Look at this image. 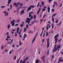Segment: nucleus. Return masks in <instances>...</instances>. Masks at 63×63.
<instances>
[{
	"mask_svg": "<svg viewBox=\"0 0 63 63\" xmlns=\"http://www.w3.org/2000/svg\"><path fill=\"white\" fill-rule=\"evenodd\" d=\"M8 15H9V14L8 13H7L6 14V15H5V16H7Z\"/></svg>",
	"mask_w": 63,
	"mask_h": 63,
	"instance_id": "45",
	"label": "nucleus"
},
{
	"mask_svg": "<svg viewBox=\"0 0 63 63\" xmlns=\"http://www.w3.org/2000/svg\"><path fill=\"white\" fill-rule=\"evenodd\" d=\"M24 36H25V37L26 38L27 37V34H24Z\"/></svg>",
	"mask_w": 63,
	"mask_h": 63,
	"instance_id": "43",
	"label": "nucleus"
},
{
	"mask_svg": "<svg viewBox=\"0 0 63 63\" xmlns=\"http://www.w3.org/2000/svg\"><path fill=\"white\" fill-rule=\"evenodd\" d=\"M56 46H57V45H55V46L53 48H56Z\"/></svg>",
	"mask_w": 63,
	"mask_h": 63,
	"instance_id": "58",
	"label": "nucleus"
},
{
	"mask_svg": "<svg viewBox=\"0 0 63 63\" xmlns=\"http://www.w3.org/2000/svg\"><path fill=\"white\" fill-rule=\"evenodd\" d=\"M31 8L30 6V7H29L28 8V9L27 10V11H30V10H31Z\"/></svg>",
	"mask_w": 63,
	"mask_h": 63,
	"instance_id": "7",
	"label": "nucleus"
},
{
	"mask_svg": "<svg viewBox=\"0 0 63 63\" xmlns=\"http://www.w3.org/2000/svg\"><path fill=\"white\" fill-rule=\"evenodd\" d=\"M3 48H4V46H3V45H2L1 47V48L2 49H3Z\"/></svg>",
	"mask_w": 63,
	"mask_h": 63,
	"instance_id": "24",
	"label": "nucleus"
},
{
	"mask_svg": "<svg viewBox=\"0 0 63 63\" xmlns=\"http://www.w3.org/2000/svg\"><path fill=\"white\" fill-rule=\"evenodd\" d=\"M54 11V9H53V8L51 10V11L53 12V11Z\"/></svg>",
	"mask_w": 63,
	"mask_h": 63,
	"instance_id": "53",
	"label": "nucleus"
},
{
	"mask_svg": "<svg viewBox=\"0 0 63 63\" xmlns=\"http://www.w3.org/2000/svg\"><path fill=\"white\" fill-rule=\"evenodd\" d=\"M26 30L27 29L26 28H24L23 31V32H25L26 31Z\"/></svg>",
	"mask_w": 63,
	"mask_h": 63,
	"instance_id": "12",
	"label": "nucleus"
},
{
	"mask_svg": "<svg viewBox=\"0 0 63 63\" xmlns=\"http://www.w3.org/2000/svg\"><path fill=\"white\" fill-rule=\"evenodd\" d=\"M19 46H20L21 45H22V43H21V41H19Z\"/></svg>",
	"mask_w": 63,
	"mask_h": 63,
	"instance_id": "13",
	"label": "nucleus"
},
{
	"mask_svg": "<svg viewBox=\"0 0 63 63\" xmlns=\"http://www.w3.org/2000/svg\"><path fill=\"white\" fill-rule=\"evenodd\" d=\"M15 36H17V34H16V32L15 33Z\"/></svg>",
	"mask_w": 63,
	"mask_h": 63,
	"instance_id": "44",
	"label": "nucleus"
},
{
	"mask_svg": "<svg viewBox=\"0 0 63 63\" xmlns=\"http://www.w3.org/2000/svg\"><path fill=\"white\" fill-rule=\"evenodd\" d=\"M29 58V57L28 56L27 57L26 59L24 60L22 62V63H25V61H26V60L27 59H28Z\"/></svg>",
	"mask_w": 63,
	"mask_h": 63,
	"instance_id": "4",
	"label": "nucleus"
},
{
	"mask_svg": "<svg viewBox=\"0 0 63 63\" xmlns=\"http://www.w3.org/2000/svg\"><path fill=\"white\" fill-rule=\"evenodd\" d=\"M24 9H23L20 11V12H21V13L23 14L24 13Z\"/></svg>",
	"mask_w": 63,
	"mask_h": 63,
	"instance_id": "9",
	"label": "nucleus"
},
{
	"mask_svg": "<svg viewBox=\"0 0 63 63\" xmlns=\"http://www.w3.org/2000/svg\"><path fill=\"white\" fill-rule=\"evenodd\" d=\"M49 50H48L47 52V54L48 55L49 54Z\"/></svg>",
	"mask_w": 63,
	"mask_h": 63,
	"instance_id": "27",
	"label": "nucleus"
},
{
	"mask_svg": "<svg viewBox=\"0 0 63 63\" xmlns=\"http://www.w3.org/2000/svg\"><path fill=\"white\" fill-rule=\"evenodd\" d=\"M56 36L57 37H59V34H57L56 35Z\"/></svg>",
	"mask_w": 63,
	"mask_h": 63,
	"instance_id": "51",
	"label": "nucleus"
},
{
	"mask_svg": "<svg viewBox=\"0 0 63 63\" xmlns=\"http://www.w3.org/2000/svg\"><path fill=\"white\" fill-rule=\"evenodd\" d=\"M35 38H33L32 42H34L35 41Z\"/></svg>",
	"mask_w": 63,
	"mask_h": 63,
	"instance_id": "49",
	"label": "nucleus"
},
{
	"mask_svg": "<svg viewBox=\"0 0 63 63\" xmlns=\"http://www.w3.org/2000/svg\"><path fill=\"white\" fill-rule=\"evenodd\" d=\"M28 20V21H30V20H31V19H30L29 18V17H28L27 18V20Z\"/></svg>",
	"mask_w": 63,
	"mask_h": 63,
	"instance_id": "19",
	"label": "nucleus"
},
{
	"mask_svg": "<svg viewBox=\"0 0 63 63\" xmlns=\"http://www.w3.org/2000/svg\"><path fill=\"white\" fill-rule=\"evenodd\" d=\"M46 9L45 8H43L42 9V11H43V12H44V11H46Z\"/></svg>",
	"mask_w": 63,
	"mask_h": 63,
	"instance_id": "38",
	"label": "nucleus"
},
{
	"mask_svg": "<svg viewBox=\"0 0 63 63\" xmlns=\"http://www.w3.org/2000/svg\"><path fill=\"white\" fill-rule=\"evenodd\" d=\"M11 1H12V0H8V4H10V3H11Z\"/></svg>",
	"mask_w": 63,
	"mask_h": 63,
	"instance_id": "10",
	"label": "nucleus"
},
{
	"mask_svg": "<svg viewBox=\"0 0 63 63\" xmlns=\"http://www.w3.org/2000/svg\"><path fill=\"white\" fill-rule=\"evenodd\" d=\"M54 4H55L56 5V6H58V4H57V3L55 1H54Z\"/></svg>",
	"mask_w": 63,
	"mask_h": 63,
	"instance_id": "16",
	"label": "nucleus"
},
{
	"mask_svg": "<svg viewBox=\"0 0 63 63\" xmlns=\"http://www.w3.org/2000/svg\"><path fill=\"white\" fill-rule=\"evenodd\" d=\"M1 8H5V6H1Z\"/></svg>",
	"mask_w": 63,
	"mask_h": 63,
	"instance_id": "33",
	"label": "nucleus"
},
{
	"mask_svg": "<svg viewBox=\"0 0 63 63\" xmlns=\"http://www.w3.org/2000/svg\"><path fill=\"white\" fill-rule=\"evenodd\" d=\"M16 56H15L14 57V60H16Z\"/></svg>",
	"mask_w": 63,
	"mask_h": 63,
	"instance_id": "37",
	"label": "nucleus"
},
{
	"mask_svg": "<svg viewBox=\"0 0 63 63\" xmlns=\"http://www.w3.org/2000/svg\"><path fill=\"white\" fill-rule=\"evenodd\" d=\"M31 8H34L35 7V6L34 5H30V6Z\"/></svg>",
	"mask_w": 63,
	"mask_h": 63,
	"instance_id": "21",
	"label": "nucleus"
},
{
	"mask_svg": "<svg viewBox=\"0 0 63 63\" xmlns=\"http://www.w3.org/2000/svg\"><path fill=\"white\" fill-rule=\"evenodd\" d=\"M44 1H42V2H41V5H44Z\"/></svg>",
	"mask_w": 63,
	"mask_h": 63,
	"instance_id": "29",
	"label": "nucleus"
},
{
	"mask_svg": "<svg viewBox=\"0 0 63 63\" xmlns=\"http://www.w3.org/2000/svg\"><path fill=\"white\" fill-rule=\"evenodd\" d=\"M60 45H57V47L55 48H53V52H56L57 50L58 51H59V49L60 48Z\"/></svg>",
	"mask_w": 63,
	"mask_h": 63,
	"instance_id": "1",
	"label": "nucleus"
},
{
	"mask_svg": "<svg viewBox=\"0 0 63 63\" xmlns=\"http://www.w3.org/2000/svg\"><path fill=\"white\" fill-rule=\"evenodd\" d=\"M55 4H54L53 5V8H54V7H55Z\"/></svg>",
	"mask_w": 63,
	"mask_h": 63,
	"instance_id": "63",
	"label": "nucleus"
},
{
	"mask_svg": "<svg viewBox=\"0 0 63 63\" xmlns=\"http://www.w3.org/2000/svg\"><path fill=\"white\" fill-rule=\"evenodd\" d=\"M43 33V31H42L41 32V33L40 35V37H41L42 36V34Z\"/></svg>",
	"mask_w": 63,
	"mask_h": 63,
	"instance_id": "25",
	"label": "nucleus"
},
{
	"mask_svg": "<svg viewBox=\"0 0 63 63\" xmlns=\"http://www.w3.org/2000/svg\"><path fill=\"white\" fill-rule=\"evenodd\" d=\"M47 9H48V13L50 12V7H49L48 6L47 7Z\"/></svg>",
	"mask_w": 63,
	"mask_h": 63,
	"instance_id": "5",
	"label": "nucleus"
},
{
	"mask_svg": "<svg viewBox=\"0 0 63 63\" xmlns=\"http://www.w3.org/2000/svg\"><path fill=\"white\" fill-rule=\"evenodd\" d=\"M20 63H22V60H21L20 61Z\"/></svg>",
	"mask_w": 63,
	"mask_h": 63,
	"instance_id": "46",
	"label": "nucleus"
},
{
	"mask_svg": "<svg viewBox=\"0 0 63 63\" xmlns=\"http://www.w3.org/2000/svg\"><path fill=\"white\" fill-rule=\"evenodd\" d=\"M30 18L31 19H33V16H32L30 17Z\"/></svg>",
	"mask_w": 63,
	"mask_h": 63,
	"instance_id": "36",
	"label": "nucleus"
},
{
	"mask_svg": "<svg viewBox=\"0 0 63 63\" xmlns=\"http://www.w3.org/2000/svg\"><path fill=\"white\" fill-rule=\"evenodd\" d=\"M20 58L17 61V63H19V60H20Z\"/></svg>",
	"mask_w": 63,
	"mask_h": 63,
	"instance_id": "23",
	"label": "nucleus"
},
{
	"mask_svg": "<svg viewBox=\"0 0 63 63\" xmlns=\"http://www.w3.org/2000/svg\"><path fill=\"white\" fill-rule=\"evenodd\" d=\"M61 23H62V21L61 22L59 23V24H58V25H61Z\"/></svg>",
	"mask_w": 63,
	"mask_h": 63,
	"instance_id": "41",
	"label": "nucleus"
},
{
	"mask_svg": "<svg viewBox=\"0 0 63 63\" xmlns=\"http://www.w3.org/2000/svg\"><path fill=\"white\" fill-rule=\"evenodd\" d=\"M12 23V26H14V25H15V23L13 22Z\"/></svg>",
	"mask_w": 63,
	"mask_h": 63,
	"instance_id": "32",
	"label": "nucleus"
},
{
	"mask_svg": "<svg viewBox=\"0 0 63 63\" xmlns=\"http://www.w3.org/2000/svg\"><path fill=\"white\" fill-rule=\"evenodd\" d=\"M58 19H57L56 20V23H58Z\"/></svg>",
	"mask_w": 63,
	"mask_h": 63,
	"instance_id": "28",
	"label": "nucleus"
},
{
	"mask_svg": "<svg viewBox=\"0 0 63 63\" xmlns=\"http://www.w3.org/2000/svg\"><path fill=\"white\" fill-rule=\"evenodd\" d=\"M17 22H20V20H18L16 21Z\"/></svg>",
	"mask_w": 63,
	"mask_h": 63,
	"instance_id": "55",
	"label": "nucleus"
},
{
	"mask_svg": "<svg viewBox=\"0 0 63 63\" xmlns=\"http://www.w3.org/2000/svg\"><path fill=\"white\" fill-rule=\"evenodd\" d=\"M16 3L15 2L14 4V6H16Z\"/></svg>",
	"mask_w": 63,
	"mask_h": 63,
	"instance_id": "50",
	"label": "nucleus"
},
{
	"mask_svg": "<svg viewBox=\"0 0 63 63\" xmlns=\"http://www.w3.org/2000/svg\"><path fill=\"white\" fill-rule=\"evenodd\" d=\"M41 10V8H39V9L38 10V11H37V14H39V13H40V11Z\"/></svg>",
	"mask_w": 63,
	"mask_h": 63,
	"instance_id": "8",
	"label": "nucleus"
},
{
	"mask_svg": "<svg viewBox=\"0 0 63 63\" xmlns=\"http://www.w3.org/2000/svg\"><path fill=\"white\" fill-rule=\"evenodd\" d=\"M35 30H36V27H34V32H35Z\"/></svg>",
	"mask_w": 63,
	"mask_h": 63,
	"instance_id": "57",
	"label": "nucleus"
},
{
	"mask_svg": "<svg viewBox=\"0 0 63 63\" xmlns=\"http://www.w3.org/2000/svg\"><path fill=\"white\" fill-rule=\"evenodd\" d=\"M33 22L34 23L36 22H37V21L35 20L34 21H33Z\"/></svg>",
	"mask_w": 63,
	"mask_h": 63,
	"instance_id": "54",
	"label": "nucleus"
},
{
	"mask_svg": "<svg viewBox=\"0 0 63 63\" xmlns=\"http://www.w3.org/2000/svg\"><path fill=\"white\" fill-rule=\"evenodd\" d=\"M53 57H54V55H53L52 56V59H53Z\"/></svg>",
	"mask_w": 63,
	"mask_h": 63,
	"instance_id": "60",
	"label": "nucleus"
},
{
	"mask_svg": "<svg viewBox=\"0 0 63 63\" xmlns=\"http://www.w3.org/2000/svg\"><path fill=\"white\" fill-rule=\"evenodd\" d=\"M61 40H62V39H60V40H59L58 41V42H60V41H61Z\"/></svg>",
	"mask_w": 63,
	"mask_h": 63,
	"instance_id": "56",
	"label": "nucleus"
},
{
	"mask_svg": "<svg viewBox=\"0 0 63 63\" xmlns=\"http://www.w3.org/2000/svg\"><path fill=\"white\" fill-rule=\"evenodd\" d=\"M25 22H28V24H29V23H30V21H28L27 20H26V21H25Z\"/></svg>",
	"mask_w": 63,
	"mask_h": 63,
	"instance_id": "15",
	"label": "nucleus"
},
{
	"mask_svg": "<svg viewBox=\"0 0 63 63\" xmlns=\"http://www.w3.org/2000/svg\"><path fill=\"white\" fill-rule=\"evenodd\" d=\"M46 36H47L48 35V32H46Z\"/></svg>",
	"mask_w": 63,
	"mask_h": 63,
	"instance_id": "26",
	"label": "nucleus"
},
{
	"mask_svg": "<svg viewBox=\"0 0 63 63\" xmlns=\"http://www.w3.org/2000/svg\"><path fill=\"white\" fill-rule=\"evenodd\" d=\"M45 32H44L43 33V37H45Z\"/></svg>",
	"mask_w": 63,
	"mask_h": 63,
	"instance_id": "52",
	"label": "nucleus"
},
{
	"mask_svg": "<svg viewBox=\"0 0 63 63\" xmlns=\"http://www.w3.org/2000/svg\"><path fill=\"white\" fill-rule=\"evenodd\" d=\"M57 36H56V35H55L54 37V39H55V38H57Z\"/></svg>",
	"mask_w": 63,
	"mask_h": 63,
	"instance_id": "61",
	"label": "nucleus"
},
{
	"mask_svg": "<svg viewBox=\"0 0 63 63\" xmlns=\"http://www.w3.org/2000/svg\"><path fill=\"white\" fill-rule=\"evenodd\" d=\"M45 56L44 55H43V56H42L41 57V59L42 60H44V59H45Z\"/></svg>",
	"mask_w": 63,
	"mask_h": 63,
	"instance_id": "6",
	"label": "nucleus"
},
{
	"mask_svg": "<svg viewBox=\"0 0 63 63\" xmlns=\"http://www.w3.org/2000/svg\"><path fill=\"white\" fill-rule=\"evenodd\" d=\"M51 26H52V29H53V28H54V26H53V24L52 23L51 24Z\"/></svg>",
	"mask_w": 63,
	"mask_h": 63,
	"instance_id": "18",
	"label": "nucleus"
},
{
	"mask_svg": "<svg viewBox=\"0 0 63 63\" xmlns=\"http://www.w3.org/2000/svg\"><path fill=\"white\" fill-rule=\"evenodd\" d=\"M10 25H11V24H9L8 26H7L8 29H9L10 28Z\"/></svg>",
	"mask_w": 63,
	"mask_h": 63,
	"instance_id": "14",
	"label": "nucleus"
},
{
	"mask_svg": "<svg viewBox=\"0 0 63 63\" xmlns=\"http://www.w3.org/2000/svg\"><path fill=\"white\" fill-rule=\"evenodd\" d=\"M20 26L21 27H22V26H24V25L23 24L20 25Z\"/></svg>",
	"mask_w": 63,
	"mask_h": 63,
	"instance_id": "59",
	"label": "nucleus"
},
{
	"mask_svg": "<svg viewBox=\"0 0 63 63\" xmlns=\"http://www.w3.org/2000/svg\"><path fill=\"white\" fill-rule=\"evenodd\" d=\"M9 38H10V37L9 36H7V39H9Z\"/></svg>",
	"mask_w": 63,
	"mask_h": 63,
	"instance_id": "47",
	"label": "nucleus"
},
{
	"mask_svg": "<svg viewBox=\"0 0 63 63\" xmlns=\"http://www.w3.org/2000/svg\"><path fill=\"white\" fill-rule=\"evenodd\" d=\"M43 5H42V4L40 5V8H42V7H43Z\"/></svg>",
	"mask_w": 63,
	"mask_h": 63,
	"instance_id": "42",
	"label": "nucleus"
},
{
	"mask_svg": "<svg viewBox=\"0 0 63 63\" xmlns=\"http://www.w3.org/2000/svg\"><path fill=\"white\" fill-rule=\"evenodd\" d=\"M13 39H12L10 42V44H11L12 43V42H13Z\"/></svg>",
	"mask_w": 63,
	"mask_h": 63,
	"instance_id": "35",
	"label": "nucleus"
},
{
	"mask_svg": "<svg viewBox=\"0 0 63 63\" xmlns=\"http://www.w3.org/2000/svg\"><path fill=\"white\" fill-rule=\"evenodd\" d=\"M49 38H48L47 40V48L49 47Z\"/></svg>",
	"mask_w": 63,
	"mask_h": 63,
	"instance_id": "2",
	"label": "nucleus"
},
{
	"mask_svg": "<svg viewBox=\"0 0 63 63\" xmlns=\"http://www.w3.org/2000/svg\"><path fill=\"white\" fill-rule=\"evenodd\" d=\"M3 13L4 14L5 16H6V13H7V11H5L3 12Z\"/></svg>",
	"mask_w": 63,
	"mask_h": 63,
	"instance_id": "17",
	"label": "nucleus"
},
{
	"mask_svg": "<svg viewBox=\"0 0 63 63\" xmlns=\"http://www.w3.org/2000/svg\"><path fill=\"white\" fill-rule=\"evenodd\" d=\"M57 14L55 13L53 15H52V22H54V18H53V16H55V15H56Z\"/></svg>",
	"mask_w": 63,
	"mask_h": 63,
	"instance_id": "3",
	"label": "nucleus"
},
{
	"mask_svg": "<svg viewBox=\"0 0 63 63\" xmlns=\"http://www.w3.org/2000/svg\"><path fill=\"white\" fill-rule=\"evenodd\" d=\"M10 9L11 10L12 9V5H10Z\"/></svg>",
	"mask_w": 63,
	"mask_h": 63,
	"instance_id": "39",
	"label": "nucleus"
},
{
	"mask_svg": "<svg viewBox=\"0 0 63 63\" xmlns=\"http://www.w3.org/2000/svg\"><path fill=\"white\" fill-rule=\"evenodd\" d=\"M39 61L38 60H36L35 61L36 63H39Z\"/></svg>",
	"mask_w": 63,
	"mask_h": 63,
	"instance_id": "20",
	"label": "nucleus"
},
{
	"mask_svg": "<svg viewBox=\"0 0 63 63\" xmlns=\"http://www.w3.org/2000/svg\"><path fill=\"white\" fill-rule=\"evenodd\" d=\"M35 38H33L32 42H34L35 41Z\"/></svg>",
	"mask_w": 63,
	"mask_h": 63,
	"instance_id": "48",
	"label": "nucleus"
},
{
	"mask_svg": "<svg viewBox=\"0 0 63 63\" xmlns=\"http://www.w3.org/2000/svg\"><path fill=\"white\" fill-rule=\"evenodd\" d=\"M32 15H31V14L30 13L29 14V17H31Z\"/></svg>",
	"mask_w": 63,
	"mask_h": 63,
	"instance_id": "30",
	"label": "nucleus"
},
{
	"mask_svg": "<svg viewBox=\"0 0 63 63\" xmlns=\"http://www.w3.org/2000/svg\"><path fill=\"white\" fill-rule=\"evenodd\" d=\"M15 20H13L12 21H11V24H12V23H13V22H15Z\"/></svg>",
	"mask_w": 63,
	"mask_h": 63,
	"instance_id": "22",
	"label": "nucleus"
},
{
	"mask_svg": "<svg viewBox=\"0 0 63 63\" xmlns=\"http://www.w3.org/2000/svg\"><path fill=\"white\" fill-rule=\"evenodd\" d=\"M36 17H37L36 15H34V16L33 18H34V20H35L36 19Z\"/></svg>",
	"mask_w": 63,
	"mask_h": 63,
	"instance_id": "11",
	"label": "nucleus"
},
{
	"mask_svg": "<svg viewBox=\"0 0 63 63\" xmlns=\"http://www.w3.org/2000/svg\"><path fill=\"white\" fill-rule=\"evenodd\" d=\"M39 5H40V2H38L37 5V7H39Z\"/></svg>",
	"mask_w": 63,
	"mask_h": 63,
	"instance_id": "31",
	"label": "nucleus"
},
{
	"mask_svg": "<svg viewBox=\"0 0 63 63\" xmlns=\"http://www.w3.org/2000/svg\"><path fill=\"white\" fill-rule=\"evenodd\" d=\"M29 27H28V24H27L26 25V28H29Z\"/></svg>",
	"mask_w": 63,
	"mask_h": 63,
	"instance_id": "34",
	"label": "nucleus"
},
{
	"mask_svg": "<svg viewBox=\"0 0 63 63\" xmlns=\"http://www.w3.org/2000/svg\"><path fill=\"white\" fill-rule=\"evenodd\" d=\"M17 30L18 31L19 30V28H18L17 29Z\"/></svg>",
	"mask_w": 63,
	"mask_h": 63,
	"instance_id": "64",
	"label": "nucleus"
},
{
	"mask_svg": "<svg viewBox=\"0 0 63 63\" xmlns=\"http://www.w3.org/2000/svg\"><path fill=\"white\" fill-rule=\"evenodd\" d=\"M43 19H41L40 20V21L41 22H42V21H43Z\"/></svg>",
	"mask_w": 63,
	"mask_h": 63,
	"instance_id": "62",
	"label": "nucleus"
},
{
	"mask_svg": "<svg viewBox=\"0 0 63 63\" xmlns=\"http://www.w3.org/2000/svg\"><path fill=\"white\" fill-rule=\"evenodd\" d=\"M55 41H57V40H58V38H56L55 40Z\"/></svg>",
	"mask_w": 63,
	"mask_h": 63,
	"instance_id": "40",
	"label": "nucleus"
}]
</instances>
